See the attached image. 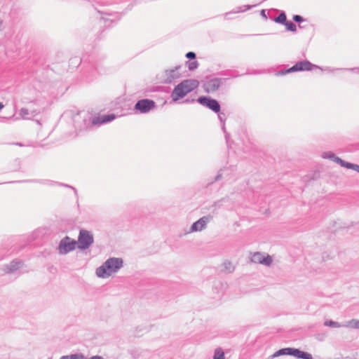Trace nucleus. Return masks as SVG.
<instances>
[{
    "mask_svg": "<svg viewBox=\"0 0 359 359\" xmlns=\"http://www.w3.org/2000/svg\"><path fill=\"white\" fill-rule=\"evenodd\" d=\"M116 118V115L111 113L104 114L100 116L94 117L92 120L93 125H102L109 123Z\"/></svg>",
    "mask_w": 359,
    "mask_h": 359,
    "instance_id": "nucleus-14",
    "label": "nucleus"
},
{
    "mask_svg": "<svg viewBox=\"0 0 359 359\" xmlns=\"http://www.w3.org/2000/svg\"><path fill=\"white\" fill-rule=\"evenodd\" d=\"M181 68V65H177L172 69H165L162 83L165 84H172L175 83L176 81L181 77V74L179 72Z\"/></svg>",
    "mask_w": 359,
    "mask_h": 359,
    "instance_id": "nucleus-11",
    "label": "nucleus"
},
{
    "mask_svg": "<svg viewBox=\"0 0 359 359\" xmlns=\"http://www.w3.org/2000/svg\"><path fill=\"white\" fill-rule=\"evenodd\" d=\"M322 157L325 159H330L337 163V164L341 166L342 161L344 160L341 158L337 156L332 151H325L322 154Z\"/></svg>",
    "mask_w": 359,
    "mask_h": 359,
    "instance_id": "nucleus-18",
    "label": "nucleus"
},
{
    "mask_svg": "<svg viewBox=\"0 0 359 359\" xmlns=\"http://www.w3.org/2000/svg\"><path fill=\"white\" fill-rule=\"evenodd\" d=\"M156 102L148 98L141 99L137 101L133 110L135 113L147 114L156 107Z\"/></svg>",
    "mask_w": 359,
    "mask_h": 359,
    "instance_id": "nucleus-9",
    "label": "nucleus"
},
{
    "mask_svg": "<svg viewBox=\"0 0 359 359\" xmlns=\"http://www.w3.org/2000/svg\"><path fill=\"white\" fill-rule=\"evenodd\" d=\"M283 25L285 27V29L288 32L293 33L297 32V25L292 21L287 20Z\"/></svg>",
    "mask_w": 359,
    "mask_h": 359,
    "instance_id": "nucleus-27",
    "label": "nucleus"
},
{
    "mask_svg": "<svg viewBox=\"0 0 359 359\" xmlns=\"http://www.w3.org/2000/svg\"><path fill=\"white\" fill-rule=\"evenodd\" d=\"M349 70L353 71V72L355 71V70H358L359 71V67L358 68H356V67L355 68H351V69H349Z\"/></svg>",
    "mask_w": 359,
    "mask_h": 359,
    "instance_id": "nucleus-46",
    "label": "nucleus"
},
{
    "mask_svg": "<svg viewBox=\"0 0 359 359\" xmlns=\"http://www.w3.org/2000/svg\"><path fill=\"white\" fill-rule=\"evenodd\" d=\"M4 108V104L0 102V111Z\"/></svg>",
    "mask_w": 359,
    "mask_h": 359,
    "instance_id": "nucleus-47",
    "label": "nucleus"
},
{
    "mask_svg": "<svg viewBox=\"0 0 359 359\" xmlns=\"http://www.w3.org/2000/svg\"><path fill=\"white\" fill-rule=\"evenodd\" d=\"M224 15L226 19H231V15H229L227 18L226 17V13L224 14Z\"/></svg>",
    "mask_w": 359,
    "mask_h": 359,
    "instance_id": "nucleus-48",
    "label": "nucleus"
},
{
    "mask_svg": "<svg viewBox=\"0 0 359 359\" xmlns=\"http://www.w3.org/2000/svg\"><path fill=\"white\" fill-rule=\"evenodd\" d=\"M224 137H225V140L226 141V143H228L229 139L230 137V134L228 132L224 133Z\"/></svg>",
    "mask_w": 359,
    "mask_h": 359,
    "instance_id": "nucleus-44",
    "label": "nucleus"
},
{
    "mask_svg": "<svg viewBox=\"0 0 359 359\" xmlns=\"http://www.w3.org/2000/svg\"><path fill=\"white\" fill-rule=\"evenodd\" d=\"M185 57L189 60H196V53H194L193 51H189L186 53Z\"/></svg>",
    "mask_w": 359,
    "mask_h": 359,
    "instance_id": "nucleus-38",
    "label": "nucleus"
},
{
    "mask_svg": "<svg viewBox=\"0 0 359 359\" xmlns=\"http://www.w3.org/2000/svg\"><path fill=\"white\" fill-rule=\"evenodd\" d=\"M14 144H16V145H18V146H22V144L20 142H18V143H15Z\"/></svg>",
    "mask_w": 359,
    "mask_h": 359,
    "instance_id": "nucleus-49",
    "label": "nucleus"
},
{
    "mask_svg": "<svg viewBox=\"0 0 359 359\" xmlns=\"http://www.w3.org/2000/svg\"><path fill=\"white\" fill-rule=\"evenodd\" d=\"M224 271L226 273H231L234 271V266L232 263L229 261H225L223 264Z\"/></svg>",
    "mask_w": 359,
    "mask_h": 359,
    "instance_id": "nucleus-33",
    "label": "nucleus"
},
{
    "mask_svg": "<svg viewBox=\"0 0 359 359\" xmlns=\"http://www.w3.org/2000/svg\"><path fill=\"white\" fill-rule=\"evenodd\" d=\"M292 20L294 22L298 24V27L300 29L304 28V27L301 25V23L306 22L307 20V19L304 18L303 16L300 15H294L292 16Z\"/></svg>",
    "mask_w": 359,
    "mask_h": 359,
    "instance_id": "nucleus-28",
    "label": "nucleus"
},
{
    "mask_svg": "<svg viewBox=\"0 0 359 359\" xmlns=\"http://www.w3.org/2000/svg\"><path fill=\"white\" fill-rule=\"evenodd\" d=\"M76 245L77 242L76 240L66 236L61 239L57 249L60 255H67L74 251L77 248Z\"/></svg>",
    "mask_w": 359,
    "mask_h": 359,
    "instance_id": "nucleus-7",
    "label": "nucleus"
},
{
    "mask_svg": "<svg viewBox=\"0 0 359 359\" xmlns=\"http://www.w3.org/2000/svg\"><path fill=\"white\" fill-rule=\"evenodd\" d=\"M349 323L353 328L359 330V320H352Z\"/></svg>",
    "mask_w": 359,
    "mask_h": 359,
    "instance_id": "nucleus-39",
    "label": "nucleus"
},
{
    "mask_svg": "<svg viewBox=\"0 0 359 359\" xmlns=\"http://www.w3.org/2000/svg\"><path fill=\"white\" fill-rule=\"evenodd\" d=\"M217 75L222 76H226V79L229 78H236L239 76L240 75L237 74V72L236 70H231V69H227L221 71L217 73Z\"/></svg>",
    "mask_w": 359,
    "mask_h": 359,
    "instance_id": "nucleus-23",
    "label": "nucleus"
},
{
    "mask_svg": "<svg viewBox=\"0 0 359 359\" xmlns=\"http://www.w3.org/2000/svg\"><path fill=\"white\" fill-rule=\"evenodd\" d=\"M229 201V198L228 196L224 197L217 201H215L212 205V208H214L215 209L220 208L223 204V203L228 202Z\"/></svg>",
    "mask_w": 359,
    "mask_h": 359,
    "instance_id": "nucleus-31",
    "label": "nucleus"
},
{
    "mask_svg": "<svg viewBox=\"0 0 359 359\" xmlns=\"http://www.w3.org/2000/svg\"><path fill=\"white\" fill-rule=\"evenodd\" d=\"M223 171H224V169H220L218 171L217 175L212 180L208 181V182L207 183V187H209V186L212 185L213 183L222 180L223 177Z\"/></svg>",
    "mask_w": 359,
    "mask_h": 359,
    "instance_id": "nucleus-26",
    "label": "nucleus"
},
{
    "mask_svg": "<svg viewBox=\"0 0 359 359\" xmlns=\"http://www.w3.org/2000/svg\"><path fill=\"white\" fill-rule=\"evenodd\" d=\"M8 183H38L47 186H54L57 184V182L50 180H15L9 182Z\"/></svg>",
    "mask_w": 359,
    "mask_h": 359,
    "instance_id": "nucleus-15",
    "label": "nucleus"
},
{
    "mask_svg": "<svg viewBox=\"0 0 359 359\" xmlns=\"http://www.w3.org/2000/svg\"><path fill=\"white\" fill-rule=\"evenodd\" d=\"M262 257L263 255L261 252H255L251 257V262L253 263L260 264Z\"/></svg>",
    "mask_w": 359,
    "mask_h": 359,
    "instance_id": "nucleus-34",
    "label": "nucleus"
},
{
    "mask_svg": "<svg viewBox=\"0 0 359 359\" xmlns=\"http://www.w3.org/2000/svg\"><path fill=\"white\" fill-rule=\"evenodd\" d=\"M199 82L196 79H185L176 85L171 93V97L173 102H177L184 98L187 94L196 89Z\"/></svg>",
    "mask_w": 359,
    "mask_h": 359,
    "instance_id": "nucleus-3",
    "label": "nucleus"
},
{
    "mask_svg": "<svg viewBox=\"0 0 359 359\" xmlns=\"http://www.w3.org/2000/svg\"><path fill=\"white\" fill-rule=\"evenodd\" d=\"M260 15H261V16H262L264 19L267 20L268 17H267V15H266V10H264V9L261 10V11H260Z\"/></svg>",
    "mask_w": 359,
    "mask_h": 359,
    "instance_id": "nucleus-42",
    "label": "nucleus"
},
{
    "mask_svg": "<svg viewBox=\"0 0 359 359\" xmlns=\"http://www.w3.org/2000/svg\"><path fill=\"white\" fill-rule=\"evenodd\" d=\"M341 167L346 168L347 169H351L353 170H355L359 173V165L352 163L348 161H342L341 163Z\"/></svg>",
    "mask_w": 359,
    "mask_h": 359,
    "instance_id": "nucleus-24",
    "label": "nucleus"
},
{
    "mask_svg": "<svg viewBox=\"0 0 359 359\" xmlns=\"http://www.w3.org/2000/svg\"><path fill=\"white\" fill-rule=\"evenodd\" d=\"M140 0H134L132 3H130L128 6L127 10L128 11L131 10L135 5L140 4ZM97 4H99L100 6H109V5L115 4V1L114 0H99L97 1Z\"/></svg>",
    "mask_w": 359,
    "mask_h": 359,
    "instance_id": "nucleus-19",
    "label": "nucleus"
},
{
    "mask_svg": "<svg viewBox=\"0 0 359 359\" xmlns=\"http://www.w3.org/2000/svg\"><path fill=\"white\" fill-rule=\"evenodd\" d=\"M60 359H86V357L82 353H74L67 355H63Z\"/></svg>",
    "mask_w": 359,
    "mask_h": 359,
    "instance_id": "nucleus-29",
    "label": "nucleus"
},
{
    "mask_svg": "<svg viewBox=\"0 0 359 359\" xmlns=\"http://www.w3.org/2000/svg\"><path fill=\"white\" fill-rule=\"evenodd\" d=\"M301 359H313V356L310 353L304 351Z\"/></svg>",
    "mask_w": 359,
    "mask_h": 359,
    "instance_id": "nucleus-40",
    "label": "nucleus"
},
{
    "mask_svg": "<svg viewBox=\"0 0 359 359\" xmlns=\"http://www.w3.org/2000/svg\"><path fill=\"white\" fill-rule=\"evenodd\" d=\"M213 359H225L224 352L221 348L215 350Z\"/></svg>",
    "mask_w": 359,
    "mask_h": 359,
    "instance_id": "nucleus-30",
    "label": "nucleus"
},
{
    "mask_svg": "<svg viewBox=\"0 0 359 359\" xmlns=\"http://www.w3.org/2000/svg\"><path fill=\"white\" fill-rule=\"evenodd\" d=\"M123 266V260L119 257H109L100 266L97 268L95 273L97 277L106 278L117 272Z\"/></svg>",
    "mask_w": 359,
    "mask_h": 359,
    "instance_id": "nucleus-4",
    "label": "nucleus"
},
{
    "mask_svg": "<svg viewBox=\"0 0 359 359\" xmlns=\"http://www.w3.org/2000/svg\"><path fill=\"white\" fill-rule=\"evenodd\" d=\"M196 100H197V99L196 100L194 98H191V99L190 98H186V99H184L182 102V103H184V104H191V103H194L195 102H197Z\"/></svg>",
    "mask_w": 359,
    "mask_h": 359,
    "instance_id": "nucleus-41",
    "label": "nucleus"
},
{
    "mask_svg": "<svg viewBox=\"0 0 359 359\" xmlns=\"http://www.w3.org/2000/svg\"><path fill=\"white\" fill-rule=\"evenodd\" d=\"M186 65L188 68V69L191 72L196 70L198 66L199 63L197 60H187L186 61Z\"/></svg>",
    "mask_w": 359,
    "mask_h": 359,
    "instance_id": "nucleus-25",
    "label": "nucleus"
},
{
    "mask_svg": "<svg viewBox=\"0 0 359 359\" xmlns=\"http://www.w3.org/2000/svg\"><path fill=\"white\" fill-rule=\"evenodd\" d=\"M25 262L20 259H14L9 264H4L1 266V270L5 273H13L18 269L23 268Z\"/></svg>",
    "mask_w": 359,
    "mask_h": 359,
    "instance_id": "nucleus-12",
    "label": "nucleus"
},
{
    "mask_svg": "<svg viewBox=\"0 0 359 359\" xmlns=\"http://www.w3.org/2000/svg\"><path fill=\"white\" fill-rule=\"evenodd\" d=\"M319 69L322 71H323V70L328 71L329 72H334L337 71L347 69H342V68H332L330 67H326L325 69H323L321 67H319L316 65L311 63L308 60H299V61L297 62L293 66H292L290 68L283 69L276 71L275 72V75L280 76H284L287 74H290V73H293V72H309V71H312L313 69Z\"/></svg>",
    "mask_w": 359,
    "mask_h": 359,
    "instance_id": "nucleus-2",
    "label": "nucleus"
},
{
    "mask_svg": "<svg viewBox=\"0 0 359 359\" xmlns=\"http://www.w3.org/2000/svg\"><path fill=\"white\" fill-rule=\"evenodd\" d=\"M272 262L273 259L271 256L267 255L266 256L263 255L260 264L269 266L272 264Z\"/></svg>",
    "mask_w": 359,
    "mask_h": 359,
    "instance_id": "nucleus-32",
    "label": "nucleus"
},
{
    "mask_svg": "<svg viewBox=\"0 0 359 359\" xmlns=\"http://www.w3.org/2000/svg\"><path fill=\"white\" fill-rule=\"evenodd\" d=\"M212 217L210 215L203 216L199 219L194 222L190 228L191 232L200 231L204 229L207 224L212 219Z\"/></svg>",
    "mask_w": 359,
    "mask_h": 359,
    "instance_id": "nucleus-13",
    "label": "nucleus"
},
{
    "mask_svg": "<svg viewBox=\"0 0 359 359\" xmlns=\"http://www.w3.org/2000/svg\"><path fill=\"white\" fill-rule=\"evenodd\" d=\"M8 170L10 172H23L22 170V161L18 158L13 159L8 165Z\"/></svg>",
    "mask_w": 359,
    "mask_h": 359,
    "instance_id": "nucleus-17",
    "label": "nucleus"
},
{
    "mask_svg": "<svg viewBox=\"0 0 359 359\" xmlns=\"http://www.w3.org/2000/svg\"><path fill=\"white\" fill-rule=\"evenodd\" d=\"M95 9L102 15L101 19L104 21V25L108 27H109L111 24L114 22L119 20L122 15L125 14V13L109 12L107 9L100 10L97 8H95Z\"/></svg>",
    "mask_w": 359,
    "mask_h": 359,
    "instance_id": "nucleus-10",
    "label": "nucleus"
},
{
    "mask_svg": "<svg viewBox=\"0 0 359 359\" xmlns=\"http://www.w3.org/2000/svg\"><path fill=\"white\" fill-rule=\"evenodd\" d=\"M55 185H58L60 187H67V188H69V189H72L74 192V194L76 197H78V192H77V190L75 187L69 185V184H64V183H61V182H57V184Z\"/></svg>",
    "mask_w": 359,
    "mask_h": 359,
    "instance_id": "nucleus-37",
    "label": "nucleus"
},
{
    "mask_svg": "<svg viewBox=\"0 0 359 359\" xmlns=\"http://www.w3.org/2000/svg\"><path fill=\"white\" fill-rule=\"evenodd\" d=\"M76 242L77 248L81 251H85L93 244V234L91 231L82 229L79 231Z\"/></svg>",
    "mask_w": 359,
    "mask_h": 359,
    "instance_id": "nucleus-6",
    "label": "nucleus"
},
{
    "mask_svg": "<svg viewBox=\"0 0 359 359\" xmlns=\"http://www.w3.org/2000/svg\"><path fill=\"white\" fill-rule=\"evenodd\" d=\"M226 80V78H206V80L203 83V90L207 93H215L220 88L222 83Z\"/></svg>",
    "mask_w": 359,
    "mask_h": 359,
    "instance_id": "nucleus-8",
    "label": "nucleus"
},
{
    "mask_svg": "<svg viewBox=\"0 0 359 359\" xmlns=\"http://www.w3.org/2000/svg\"><path fill=\"white\" fill-rule=\"evenodd\" d=\"M324 325L330 327H340L341 325L338 322L334 321L332 320H327L324 322Z\"/></svg>",
    "mask_w": 359,
    "mask_h": 359,
    "instance_id": "nucleus-36",
    "label": "nucleus"
},
{
    "mask_svg": "<svg viewBox=\"0 0 359 359\" xmlns=\"http://www.w3.org/2000/svg\"><path fill=\"white\" fill-rule=\"evenodd\" d=\"M324 338L323 334H318L316 336V339L320 341H323Z\"/></svg>",
    "mask_w": 359,
    "mask_h": 359,
    "instance_id": "nucleus-43",
    "label": "nucleus"
},
{
    "mask_svg": "<svg viewBox=\"0 0 359 359\" xmlns=\"http://www.w3.org/2000/svg\"><path fill=\"white\" fill-rule=\"evenodd\" d=\"M279 14L278 16L272 18L271 20L276 23L283 25L285 22H287V15L284 11L276 10Z\"/></svg>",
    "mask_w": 359,
    "mask_h": 359,
    "instance_id": "nucleus-20",
    "label": "nucleus"
},
{
    "mask_svg": "<svg viewBox=\"0 0 359 359\" xmlns=\"http://www.w3.org/2000/svg\"><path fill=\"white\" fill-rule=\"evenodd\" d=\"M89 60L87 62L86 59L81 58L78 56L70 58L69 63L71 68H77L81 64L83 65V74L86 76L87 79L92 80L97 74H101L105 71L102 65V60L97 59L93 55L88 56Z\"/></svg>",
    "mask_w": 359,
    "mask_h": 359,
    "instance_id": "nucleus-1",
    "label": "nucleus"
},
{
    "mask_svg": "<svg viewBox=\"0 0 359 359\" xmlns=\"http://www.w3.org/2000/svg\"><path fill=\"white\" fill-rule=\"evenodd\" d=\"M292 347L282 348L276 351L273 354L271 355V358H275L282 355H290L291 356Z\"/></svg>",
    "mask_w": 359,
    "mask_h": 359,
    "instance_id": "nucleus-21",
    "label": "nucleus"
},
{
    "mask_svg": "<svg viewBox=\"0 0 359 359\" xmlns=\"http://www.w3.org/2000/svg\"><path fill=\"white\" fill-rule=\"evenodd\" d=\"M196 101L198 104L217 114L220 123L226 122V115L224 111H221V105L217 100L214 99L210 96L201 95L197 98Z\"/></svg>",
    "mask_w": 359,
    "mask_h": 359,
    "instance_id": "nucleus-5",
    "label": "nucleus"
},
{
    "mask_svg": "<svg viewBox=\"0 0 359 359\" xmlns=\"http://www.w3.org/2000/svg\"><path fill=\"white\" fill-rule=\"evenodd\" d=\"M221 127L224 133L227 132L225 126V123H221Z\"/></svg>",
    "mask_w": 359,
    "mask_h": 359,
    "instance_id": "nucleus-45",
    "label": "nucleus"
},
{
    "mask_svg": "<svg viewBox=\"0 0 359 359\" xmlns=\"http://www.w3.org/2000/svg\"><path fill=\"white\" fill-rule=\"evenodd\" d=\"M252 7H253V6H252V5H244L242 6L237 7L236 8L233 9V11L226 13V17L227 18L229 15H232V14H236V13L247 11L248 10H250Z\"/></svg>",
    "mask_w": 359,
    "mask_h": 359,
    "instance_id": "nucleus-22",
    "label": "nucleus"
},
{
    "mask_svg": "<svg viewBox=\"0 0 359 359\" xmlns=\"http://www.w3.org/2000/svg\"><path fill=\"white\" fill-rule=\"evenodd\" d=\"M39 111L36 109L29 110L27 108H22L20 110V115L24 119H31L39 114Z\"/></svg>",
    "mask_w": 359,
    "mask_h": 359,
    "instance_id": "nucleus-16",
    "label": "nucleus"
},
{
    "mask_svg": "<svg viewBox=\"0 0 359 359\" xmlns=\"http://www.w3.org/2000/svg\"><path fill=\"white\" fill-rule=\"evenodd\" d=\"M303 351H302L299 348L292 347L291 356H292L297 359H301Z\"/></svg>",
    "mask_w": 359,
    "mask_h": 359,
    "instance_id": "nucleus-35",
    "label": "nucleus"
}]
</instances>
